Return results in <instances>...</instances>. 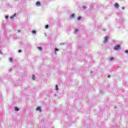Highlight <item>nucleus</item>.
I'll return each instance as SVG.
<instances>
[{
  "label": "nucleus",
  "mask_w": 128,
  "mask_h": 128,
  "mask_svg": "<svg viewBox=\"0 0 128 128\" xmlns=\"http://www.w3.org/2000/svg\"><path fill=\"white\" fill-rule=\"evenodd\" d=\"M18 52H22V50H18Z\"/></svg>",
  "instance_id": "aec40b11"
},
{
  "label": "nucleus",
  "mask_w": 128,
  "mask_h": 128,
  "mask_svg": "<svg viewBox=\"0 0 128 128\" xmlns=\"http://www.w3.org/2000/svg\"><path fill=\"white\" fill-rule=\"evenodd\" d=\"M78 32V30L76 29V30H75V32Z\"/></svg>",
  "instance_id": "a211bd4d"
},
{
  "label": "nucleus",
  "mask_w": 128,
  "mask_h": 128,
  "mask_svg": "<svg viewBox=\"0 0 128 128\" xmlns=\"http://www.w3.org/2000/svg\"><path fill=\"white\" fill-rule=\"evenodd\" d=\"M45 28H48V25H46Z\"/></svg>",
  "instance_id": "f8f14e48"
},
{
  "label": "nucleus",
  "mask_w": 128,
  "mask_h": 128,
  "mask_svg": "<svg viewBox=\"0 0 128 128\" xmlns=\"http://www.w3.org/2000/svg\"><path fill=\"white\" fill-rule=\"evenodd\" d=\"M125 52H126V54H128V50H125Z\"/></svg>",
  "instance_id": "6ab92c4d"
},
{
  "label": "nucleus",
  "mask_w": 128,
  "mask_h": 128,
  "mask_svg": "<svg viewBox=\"0 0 128 128\" xmlns=\"http://www.w3.org/2000/svg\"><path fill=\"white\" fill-rule=\"evenodd\" d=\"M14 16H16V14H14V16H12L10 17V18L12 19V18H14Z\"/></svg>",
  "instance_id": "ddd939ff"
},
{
  "label": "nucleus",
  "mask_w": 128,
  "mask_h": 128,
  "mask_svg": "<svg viewBox=\"0 0 128 128\" xmlns=\"http://www.w3.org/2000/svg\"><path fill=\"white\" fill-rule=\"evenodd\" d=\"M108 37L106 36L104 38V42H108Z\"/></svg>",
  "instance_id": "7ed1b4c3"
},
{
  "label": "nucleus",
  "mask_w": 128,
  "mask_h": 128,
  "mask_svg": "<svg viewBox=\"0 0 128 128\" xmlns=\"http://www.w3.org/2000/svg\"><path fill=\"white\" fill-rule=\"evenodd\" d=\"M32 34H36V30H32Z\"/></svg>",
  "instance_id": "1a4fd4ad"
},
{
  "label": "nucleus",
  "mask_w": 128,
  "mask_h": 128,
  "mask_svg": "<svg viewBox=\"0 0 128 128\" xmlns=\"http://www.w3.org/2000/svg\"><path fill=\"white\" fill-rule=\"evenodd\" d=\"M32 80H34V75H32Z\"/></svg>",
  "instance_id": "dca6fc26"
},
{
  "label": "nucleus",
  "mask_w": 128,
  "mask_h": 128,
  "mask_svg": "<svg viewBox=\"0 0 128 128\" xmlns=\"http://www.w3.org/2000/svg\"><path fill=\"white\" fill-rule=\"evenodd\" d=\"M58 51V49L56 48H55V52H54L55 54H56V52H57Z\"/></svg>",
  "instance_id": "0eeeda50"
},
{
  "label": "nucleus",
  "mask_w": 128,
  "mask_h": 128,
  "mask_svg": "<svg viewBox=\"0 0 128 128\" xmlns=\"http://www.w3.org/2000/svg\"><path fill=\"white\" fill-rule=\"evenodd\" d=\"M110 76L109 75V76H108V78H110Z\"/></svg>",
  "instance_id": "b1692460"
},
{
  "label": "nucleus",
  "mask_w": 128,
  "mask_h": 128,
  "mask_svg": "<svg viewBox=\"0 0 128 128\" xmlns=\"http://www.w3.org/2000/svg\"><path fill=\"white\" fill-rule=\"evenodd\" d=\"M6 19L8 20V16H6Z\"/></svg>",
  "instance_id": "5701e85b"
},
{
  "label": "nucleus",
  "mask_w": 128,
  "mask_h": 128,
  "mask_svg": "<svg viewBox=\"0 0 128 128\" xmlns=\"http://www.w3.org/2000/svg\"><path fill=\"white\" fill-rule=\"evenodd\" d=\"M122 10H124V8H122Z\"/></svg>",
  "instance_id": "4be33fe9"
},
{
  "label": "nucleus",
  "mask_w": 128,
  "mask_h": 128,
  "mask_svg": "<svg viewBox=\"0 0 128 128\" xmlns=\"http://www.w3.org/2000/svg\"><path fill=\"white\" fill-rule=\"evenodd\" d=\"M114 8H119L120 5H118V3H115L114 4Z\"/></svg>",
  "instance_id": "f03ea898"
},
{
  "label": "nucleus",
  "mask_w": 128,
  "mask_h": 128,
  "mask_svg": "<svg viewBox=\"0 0 128 128\" xmlns=\"http://www.w3.org/2000/svg\"><path fill=\"white\" fill-rule=\"evenodd\" d=\"M120 45H116V46H115L114 48V49L115 50H120Z\"/></svg>",
  "instance_id": "f257e3e1"
},
{
  "label": "nucleus",
  "mask_w": 128,
  "mask_h": 128,
  "mask_svg": "<svg viewBox=\"0 0 128 128\" xmlns=\"http://www.w3.org/2000/svg\"><path fill=\"white\" fill-rule=\"evenodd\" d=\"M83 8H84V6H83Z\"/></svg>",
  "instance_id": "393cba45"
},
{
  "label": "nucleus",
  "mask_w": 128,
  "mask_h": 128,
  "mask_svg": "<svg viewBox=\"0 0 128 128\" xmlns=\"http://www.w3.org/2000/svg\"><path fill=\"white\" fill-rule=\"evenodd\" d=\"M38 50H42V47H38Z\"/></svg>",
  "instance_id": "9d476101"
},
{
  "label": "nucleus",
  "mask_w": 128,
  "mask_h": 128,
  "mask_svg": "<svg viewBox=\"0 0 128 128\" xmlns=\"http://www.w3.org/2000/svg\"><path fill=\"white\" fill-rule=\"evenodd\" d=\"M36 6H40V2H37L36 3Z\"/></svg>",
  "instance_id": "20e7f679"
},
{
  "label": "nucleus",
  "mask_w": 128,
  "mask_h": 128,
  "mask_svg": "<svg viewBox=\"0 0 128 128\" xmlns=\"http://www.w3.org/2000/svg\"><path fill=\"white\" fill-rule=\"evenodd\" d=\"M78 20H82V17H80V16H78Z\"/></svg>",
  "instance_id": "6e6552de"
},
{
  "label": "nucleus",
  "mask_w": 128,
  "mask_h": 128,
  "mask_svg": "<svg viewBox=\"0 0 128 128\" xmlns=\"http://www.w3.org/2000/svg\"><path fill=\"white\" fill-rule=\"evenodd\" d=\"M56 90H58V85H56Z\"/></svg>",
  "instance_id": "4468645a"
},
{
  "label": "nucleus",
  "mask_w": 128,
  "mask_h": 128,
  "mask_svg": "<svg viewBox=\"0 0 128 128\" xmlns=\"http://www.w3.org/2000/svg\"><path fill=\"white\" fill-rule=\"evenodd\" d=\"M0 54H2V51L0 50Z\"/></svg>",
  "instance_id": "412c9836"
},
{
  "label": "nucleus",
  "mask_w": 128,
  "mask_h": 128,
  "mask_svg": "<svg viewBox=\"0 0 128 128\" xmlns=\"http://www.w3.org/2000/svg\"><path fill=\"white\" fill-rule=\"evenodd\" d=\"M10 62H12V58H10Z\"/></svg>",
  "instance_id": "f3484780"
},
{
  "label": "nucleus",
  "mask_w": 128,
  "mask_h": 128,
  "mask_svg": "<svg viewBox=\"0 0 128 128\" xmlns=\"http://www.w3.org/2000/svg\"><path fill=\"white\" fill-rule=\"evenodd\" d=\"M15 110H16V112H18V107H16Z\"/></svg>",
  "instance_id": "9b49d317"
},
{
  "label": "nucleus",
  "mask_w": 128,
  "mask_h": 128,
  "mask_svg": "<svg viewBox=\"0 0 128 128\" xmlns=\"http://www.w3.org/2000/svg\"><path fill=\"white\" fill-rule=\"evenodd\" d=\"M114 60V58L111 57L110 58V60Z\"/></svg>",
  "instance_id": "2eb2a0df"
},
{
  "label": "nucleus",
  "mask_w": 128,
  "mask_h": 128,
  "mask_svg": "<svg viewBox=\"0 0 128 128\" xmlns=\"http://www.w3.org/2000/svg\"><path fill=\"white\" fill-rule=\"evenodd\" d=\"M36 110H39L40 112H42V110L40 109V106L37 107V108H36Z\"/></svg>",
  "instance_id": "39448f33"
},
{
  "label": "nucleus",
  "mask_w": 128,
  "mask_h": 128,
  "mask_svg": "<svg viewBox=\"0 0 128 128\" xmlns=\"http://www.w3.org/2000/svg\"><path fill=\"white\" fill-rule=\"evenodd\" d=\"M74 18V14H71V16H70V18Z\"/></svg>",
  "instance_id": "423d86ee"
}]
</instances>
